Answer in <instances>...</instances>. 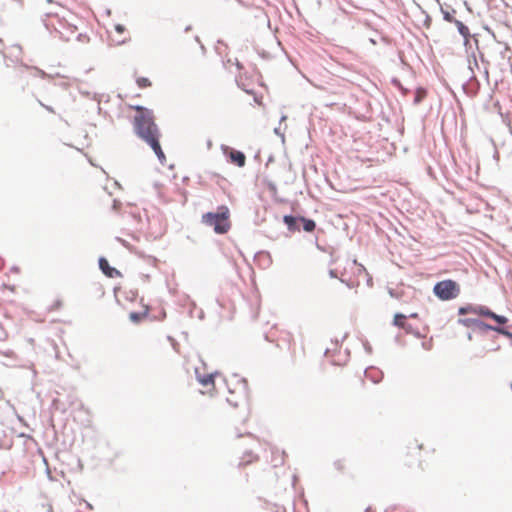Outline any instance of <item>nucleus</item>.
Returning <instances> with one entry per match:
<instances>
[{
	"label": "nucleus",
	"instance_id": "f257e3e1",
	"mask_svg": "<svg viewBox=\"0 0 512 512\" xmlns=\"http://www.w3.org/2000/svg\"><path fill=\"white\" fill-rule=\"evenodd\" d=\"M134 116V131L136 135L144 140L155 152L159 162L163 165L166 157L161 148L159 137L160 132L154 121V113L144 106H136Z\"/></svg>",
	"mask_w": 512,
	"mask_h": 512
},
{
	"label": "nucleus",
	"instance_id": "f03ea898",
	"mask_svg": "<svg viewBox=\"0 0 512 512\" xmlns=\"http://www.w3.org/2000/svg\"><path fill=\"white\" fill-rule=\"evenodd\" d=\"M233 379L235 381V388H231L230 384L224 379L227 385L229 396L226 401L229 405L234 408L246 404L249 397L248 382L245 378H239L238 375L234 374Z\"/></svg>",
	"mask_w": 512,
	"mask_h": 512
},
{
	"label": "nucleus",
	"instance_id": "7ed1b4c3",
	"mask_svg": "<svg viewBox=\"0 0 512 512\" xmlns=\"http://www.w3.org/2000/svg\"><path fill=\"white\" fill-rule=\"evenodd\" d=\"M202 223L213 227L217 234H224L230 228L229 209L226 206H220L217 212H207L202 215Z\"/></svg>",
	"mask_w": 512,
	"mask_h": 512
},
{
	"label": "nucleus",
	"instance_id": "20e7f679",
	"mask_svg": "<svg viewBox=\"0 0 512 512\" xmlns=\"http://www.w3.org/2000/svg\"><path fill=\"white\" fill-rule=\"evenodd\" d=\"M460 292V285L452 279L438 281L433 287L434 295L441 301L453 300Z\"/></svg>",
	"mask_w": 512,
	"mask_h": 512
},
{
	"label": "nucleus",
	"instance_id": "39448f33",
	"mask_svg": "<svg viewBox=\"0 0 512 512\" xmlns=\"http://www.w3.org/2000/svg\"><path fill=\"white\" fill-rule=\"evenodd\" d=\"M470 71L471 75L469 76L468 80L463 83L462 89L464 93L469 97H474L478 94L480 89V82L477 79L475 72L473 71V67L470 64Z\"/></svg>",
	"mask_w": 512,
	"mask_h": 512
},
{
	"label": "nucleus",
	"instance_id": "423d86ee",
	"mask_svg": "<svg viewBox=\"0 0 512 512\" xmlns=\"http://www.w3.org/2000/svg\"><path fill=\"white\" fill-rule=\"evenodd\" d=\"M98 266L103 274L109 278H116L121 276L120 271L110 266L108 260L103 256L98 259Z\"/></svg>",
	"mask_w": 512,
	"mask_h": 512
},
{
	"label": "nucleus",
	"instance_id": "0eeeda50",
	"mask_svg": "<svg viewBox=\"0 0 512 512\" xmlns=\"http://www.w3.org/2000/svg\"><path fill=\"white\" fill-rule=\"evenodd\" d=\"M183 307L187 309V312L191 318L197 317L199 320H203L205 317L204 311L202 309H198L196 303L190 299V297H186L183 303Z\"/></svg>",
	"mask_w": 512,
	"mask_h": 512
},
{
	"label": "nucleus",
	"instance_id": "6e6552de",
	"mask_svg": "<svg viewBox=\"0 0 512 512\" xmlns=\"http://www.w3.org/2000/svg\"><path fill=\"white\" fill-rule=\"evenodd\" d=\"M219 373L216 371V372H212V373H209V374H201L199 372V368H195V376H196V379L197 381L202 385V386H208V385H213L214 384V379L216 376H218Z\"/></svg>",
	"mask_w": 512,
	"mask_h": 512
},
{
	"label": "nucleus",
	"instance_id": "1a4fd4ad",
	"mask_svg": "<svg viewBox=\"0 0 512 512\" xmlns=\"http://www.w3.org/2000/svg\"><path fill=\"white\" fill-rule=\"evenodd\" d=\"M283 222L290 232L300 231V216L284 215Z\"/></svg>",
	"mask_w": 512,
	"mask_h": 512
},
{
	"label": "nucleus",
	"instance_id": "9d476101",
	"mask_svg": "<svg viewBox=\"0 0 512 512\" xmlns=\"http://www.w3.org/2000/svg\"><path fill=\"white\" fill-rule=\"evenodd\" d=\"M364 374L374 384L380 383L382 381V379H383V372L380 369H378V368H376L374 366L367 367L364 370Z\"/></svg>",
	"mask_w": 512,
	"mask_h": 512
},
{
	"label": "nucleus",
	"instance_id": "9b49d317",
	"mask_svg": "<svg viewBox=\"0 0 512 512\" xmlns=\"http://www.w3.org/2000/svg\"><path fill=\"white\" fill-rule=\"evenodd\" d=\"M500 326H493L482 321L480 318L477 319L476 325L474 326L472 332H477L481 335H485L488 331H495L497 333V329Z\"/></svg>",
	"mask_w": 512,
	"mask_h": 512
},
{
	"label": "nucleus",
	"instance_id": "f8f14e48",
	"mask_svg": "<svg viewBox=\"0 0 512 512\" xmlns=\"http://www.w3.org/2000/svg\"><path fill=\"white\" fill-rule=\"evenodd\" d=\"M253 17L260 24L266 25L269 29H271V22L268 14L261 8H253L252 9Z\"/></svg>",
	"mask_w": 512,
	"mask_h": 512
},
{
	"label": "nucleus",
	"instance_id": "ddd939ff",
	"mask_svg": "<svg viewBox=\"0 0 512 512\" xmlns=\"http://www.w3.org/2000/svg\"><path fill=\"white\" fill-rule=\"evenodd\" d=\"M464 46L468 56H472V52L476 53V51L479 50L476 35H470V37L464 38Z\"/></svg>",
	"mask_w": 512,
	"mask_h": 512
},
{
	"label": "nucleus",
	"instance_id": "4468645a",
	"mask_svg": "<svg viewBox=\"0 0 512 512\" xmlns=\"http://www.w3.org/2000/svg\"><path fill=\"white\" fill-rule=\"evenodd\" d=\"M12 446V437L8 436L4 427L0 425V450H9Z\"/></svg>",
	"mask_w": 512,
	"mask_h": 512
},
{
	"label": "nucleus",
	"instance_id": "2eb2a0df",
	"mask_svg": "<svg viewBox=\"0 0 512 512\" xmlns=\"http://www.w3.org/2000/svg\"><path fill=\"white\" fill-rule=\"evenodd\" d=\"M230 160L238 167H243L246 163V156L242 151L232 149L230 153Z\"/></svg>",
	"mask_w": 512,
	"mask_h": 512
},
{
	"label": "nucleus",
	"instance_id": "dca6fc26",
	"mask_svg": "<svg viewBox=\"0 0 512 512\" xmlns=\"http://www.w3.org/2000/svg\"><path fill=\"white\" fill-rule=\"evenodd\" d=\"M300 222L302 224V228L305 232H313L316 228V222L313 219L306 218L304 216H300Z\"/></svg>",
	"mask_w": 512,
	"mask_h": 512
},
{
	"label": "nucleus",
	"instance_id": "f3484780",
	"mask_svg": "<svg viewBox=\"0 0 512 512\" xmlns=\"http://www.w3.org/2000/svg\"><path fill=\"white\" fill-rule=\"evenodd\" d=\"M407 334H412L416 338H423L424 335L420 332L418 327L413 326L411 323H406L403 329Z\"/></svg>",
	"mask_w": 512,
	"mask_h": 512
},
{
	"label": "nucleus",
	"instance_id": "a211bd4d",
	"mask_svg": "<svg viewBox=\"0 0 512 512\" xmlns=\"http://www.w3.org/2000/svg\"><path fill=\"white\" fill-rule=\"evenodd\" d=\"M453 23L456 25L459 34L463 38L470 37V30L463 22L456 19Z\"/></svg>",
	"mask_w": 512,
	"mask_h": 512
},
{
	"label": "nucleus",
	"instance_id": "6ab92c4d",
	"mask_svg": "<svg viewBox=\"0 0 512 512\" xmlns=\"http://www.w3.org/2000/svg\"><path fill=\"white\" fill-rule=\"evenodd\" d=\"M493 313L494 312L491 309H489L487 306L476 305V313H475V315L483 316V317H487V318L491 319Z\"/></svg>",
	"mask_w": 512,
	"mask_h": 512
},
{
	"label": "nucleus",
	"instance_id": "aec40b11",
	"mask_svg": "<svg viewBox=\"0 0 512 512\" xmlns=\"http://www.w3.org/2000/svg\"><path fill=\"white\" fill-rule=\"evenodd\" d=\"M148 315L147 311L142 312H130L129 319L133 323H140Z\"/></svg>",
	"mask_w": 512,
	"mask_h": 512
},
{
	"label": "nucleus",
	"instance_id": "412c9836",
	"mask_svg": "<svg viewBox=\"0 0 512 512\" xmlns=\"http://www.w3.org/2000/svg\"><path fill=\"white\" fill-rule=\"evenodd\" d=\"M477 319L478 318H472V317L459 318L457 320V323L464 327L471 328L473 330L474 326L476 325Z\"/></svg>",
	"mask_w": 512,
	"mask_h": 512
},
{
	"label": "nucleus",
	"instance_id": "4be33fe9",
	"mask_svg": "<svg viewBox=\"0 0 512 512\" xmlns=\"http://www.w3.org/2000/svg\"><path fill=\"white\" fill-rule=\"evenodd\" d=\"M407 316L402 313H396L394 316L393 324L399 328L404 329V325L407 323Z\"/></svg>",
	"mask_w": 512,
	"mask_h": 512
},
{
	"label": "nucleus",
	"instance_id": "5701e85b",
	"mask_svg": "<svg viewBox=\"0 0 512 512\" xmlns=\"http://www.w3.org/2000/svg\"><path fill=\"white\" fill-rule=\"evenodd\" d=\"M497 333L507 337L512 341V325L500 326L499 329H497Z\"/></svg>",
	"mask_w": 512,
	"mask_h": 512
},
{
	"label": "nucleus",
	"instance_id": "b1692460",
	"mask_svg": "<svg viewBox=\"0 0 512 512\" xmlns=\"http://www.w3.org/2000/svg\"><path fill=\"white\" fill-rule=\"evenodd\" d=\"M468 313H472V314H475L476 313V305H466V306H461L459 307L458 309V314L459 315H465V314H468Z\"/></svg>",
	"mask_w": 512,
	"mask_h": 512
},
{
	"label": "nucleus",
	"instance_id": "393cba45",
	"mask_svg": "<svg viewBox=\"0 0 512 512\" xmlns=\"http://www.w3.org/2000/svg\"><path fill=\"white\" fill-rule=\"evenodd\" d=\"M491 319L497 323L496 326H505V324L508 323L507 317H505L503 315L496 314L495 312L493 313Z\"/></svg>",
	"mask_w": 512,
	"mask_h": 512
},
{
	"label": "nucleus",
	"instance_id": "a878e982",
	"mask_svg": "<svg viewBox=\"0 0 512 512\" xmlns=\"http://www.w3.org/2000/svg\"><path fill=\"white\" fill-rule=\"evenodd\" d=\"M258 259H263V263H265L266 266H269L271 263V256L269 252L266 251H260L255 255Z\"/></svg>",
	"mask_w": 512,
	"mask_h": 512
},
{
	"label": "nucleus",
	"instance_id": "bb28decb",
	"mask_svg": "<svg viewBox=\"0 0 512 512\" xmlns=\"http://www.w3.org/2000/svg\"><path fill=\"white\" fill-rule=\"evenodd\" d=\"M443 14V19L447 22L453 23L456 19L454 18L453 14L455 13V10L452 9V11H446L444 9H441Z\"/></svg>",
	"mask_w": 512,
	"mask_h": 512
},
{
	"label": "nucleus",
	"instance_id": "cd10ccee",
	"mask_svg": "<svg viewBox=\"0 0 512 512\" xmlns=\"http://www.w3.org/2000/svg\"><path fill=\"white\" fill-rule=\"evenodd\" d=\"M256 459L257 456H254L251 451H248L245 453V456L243 457L242 461L239 463L240 465H247L253 461V459Z\"/></svg>",
	"mask_w": 512,
	"mask_h": 512
},
{
	"label": "nucleus",
	"instance_id": "c85d7f7f",
	"mask_svg": "<svg viewBox=\"0 0 512 512\" xmlns=\"http://www.w3.org/2000/svg\"><path fill=\"white\" fill-rule=\"evenodd\" d=\"M468 62L470 63L471 62V65L472 67H476L477 69L479 68V65H478V58H477V54L475 52H472V56H468ZM468 68L470 69V65L468 66Z\"/></svg>",
	"mask_w": 512,
	"mask_h": 512
},
{
	"label": "nucleus",
	"instance_id": "c756f323",
	"mask_svg": "<svg viewBox=\"0 0 512 512\" xmlns=\"http://www.w3.org/2000/svg\"><path fill=\"white\" fill-rule=\"evenodd\" d=\"M236 82H237V86L239 88H241L243 91H245L247 94H252L253 93V89H249L246 87V84H244L241 80V78H236Z\"/></svg>",
	"mask_w": 512,
	"mask_h": 512
},
{
	"label": "nucleus",
	"instance_id": "7c9ffc66",
	"mask_svg": "<svg viewBox=\"0 0 512 512\" xmlns=\"http://www.w3.org/2000/svg\"><path fill=\"white\" fill-rule=\"evenodd\" d=\"M137 84L140 88L148 87L151 85V82L148 78L141 77L137 79Z\"/></svg>",
	"mask_w": 512,
	"mask_h": 512
},
{
	"label": "nucleus",
	"instance_id": "2f4dec72",
	"mask_svg": "<svg viewBox=\"0 0 512 512\" xmlns=\"http://www.w3.org/2000/svg\"><path fill=\"white\" fill-rule=\"evenodd\" d=\"M388 293H389V295L391 297L396 298V299H400L403 292L398 290V289L389 288L388 289Z\"/></svg>",
	"mask_w": 512,
	"mask_h": 512
},
{
	"label": "nucleus",
	"instance_id": "473e14b6",
	"mask_svg": "<svg viewBox=\"0 0 512 512\" xmlns=\"http://www.w3.org/2000/svg\"><path fill=\"white\" fill-rule=\"evenodd\" d=\"M33 69L37 72V75H39L43 79H50V78H52L51 75L47 74L45 71H43V70H41V69H39L37 67H34Z\"/></svg>",
	"mask_w": 512,
	"mask_h": 512
},
{
	"label": "nucleus",
	"instance_id": "72a5a7b5",
	"mask_svg": "<svg viewBox=\"0 0 512 512\" xmlns=\"http://www.w3.org/2000/svg\"><path fill=\"white\" fill-rule=\"evenodd\" d=\"M93 99L95 101H97V103H98V105H97V112H98V114H101V112H102V108L100 107L101 95H99L97 93H93Z\"/></svg>",
	"mask_w": 512,
	"mask_h": 512
},
{
	"label": "nucleus",
	"instance_id": "f704fd0d",
	"mask_svg": "<svg viewBox=\"0 0 512 512\" xmlns=\"http://www.w3.org/2000/svg\"><path fill=\"white\" fill-rule=\"evenodd\" d=\"M334 466L337 470L342 471L344 469V463L343 460H336L334 462Z\"/></svg>",
	"mask_w": 512,
	"mask_h": 512
},
{
	"label": "nucleus",
	"instance_id": "c9c22d12",
	"mask_svg": "<svg viewBox=\"0 0 512 512\" xmlns=\"http://www.w3.org/2000/svg\"><path fill=\"white\" fill-rule=\"evenodd\" d=\"M363 347L368 354L372 353V346L369 344L367 340L363 341Z\"/></svg>",
	"mask_w": 512,
	"mask_h": 512
},
{
	"label": "nucleus",
	"instance_id": "e433bc0d",
	"mask_svg": "<svg viewBox=\"0 0 512 512\" xmlns=\"http://www.w3.org/2000/svg\"><path fill=\"white\" fill-rule=\"evenodd\" d=\"M391 83H392L395 87H397L398 89L403 90V86H402V84H401V82H400V80H399V79H397V78H392Z\"/></svg>",
	"mask_w": 512,
	"mask_h": 512
},
{
	"label": "nucleus",
	"instance_id": "4c0bfd02",
	"mask_svg": "<svg viewBox=\"0 0 512 512\" xmlns=\"http://www.w3.org/2000/svg\"><path fill=\"white\" fill-rule=\"evenodd\" d=\"M116 240L121 243L124 247H126L127 249L131 250V245L124 239L120 238V237H116Z\"/></svg>",
	"mask_w": 512,
	"mask_h": 512
},
{
	"label": "nucleus",
	"instance_id": "58836bf2",
	"mask_svg": "<svg viewBox=\"0 0 512 512\" xmlns=\"http://www.w3.org/2000/svg\"><path fill=\"white\" fill-rule=\"evenodd\" d=\"M126 30L125 26L122 25V24H116L115 25V31L119 34H122L124 33V31Z\"/></svg>",
	"mask_w": 512,
	"mask_h": 512
},
{
	"label": "nucleus",
	"instance_id": "ea45409f",
	"mask_svg": "<svg viewBox=\"0 0 512 512\" xmlns=\"http://www.w3.org/2000/svg\"><path fill=\"white\" fill-rule=\"evenodd\" d=\"M38 103L43 107L45 108L48 112L50 113H54V109L52 106H49V105H46L44 104L42 101L38 100Z\"/></svg>",
	"mask_w": 512,
	"mask_h": 512
},
{
	"label": "nucleus",
	"instance_id": "a19ab883",
	"mask_svg": "<svg viewBox=\"0 0 512 512\" xmlns=\"http://www.w3.org/2000/svg\"><path fill=\"white\" fill-rule=\"evenodd\" d=\"M120 206H121V202H120V201H118V200H116V199H114V200H113L112 209H113L114 211H117V210L120 208Z\"/></svg>",
	"mask_w": 512,
	"mask_h": 512
},
{
	"label": "nucleus",
	"instance_id": "79ce46f5",
	"mask_svg": "<svg viewBox=\"0 0 512 512\" xmlns=\"http://www.w3.org/2000/svg\"><path fill=\"white\" fill-rule=\"evenodd\" d=\"M79 93L85 97H89L91 95V93L88 90L82 87H79Z\"/></svg>",
	"mask_w": 512,
	"mask_h": 512
},
{
	"label": "nucleus",
	"instance_id": "37998d69",
	"mask_svg": "<svg viewBox=\"0 0 512 512\" xmlns=\"http://www.w3.org/2000/svg\"><path fill=\"white\" fill-rule=\"evenodd\" d=\"M274 133H275L276 135L280 136L282 140H284V137H285V136H284V133H283V132H281V128H280V127H276V128L274 129Z\"/></svg>",
	"mask_w": 512,
	"mask_h": 512
},
{
	"label": "nucleus",
	"instance_id": "c03bdc74",
	"mask_svg": "<svg viewBox=\"0 0 512 512\" xmlns=\"http://www.w3.org/2000/svg\"><path fill=\"white\" fill-rule=\"evenodd\" d=\"M422 98H423V96L420 95L419 93H417V95L414 98V103L417 104V103L421 102Z\"/></svg>",
	"mask_w": 512,
	"mask_h": 512
},
{
	"label": "nucleus",
	"instance_id": "a18cd8bd",
	"mask_svg": "<svg viewBox=\"0 0 512 512\" xmlns=\"http://www.w3.org/2000/svg\"><path fill=\"white\" fill-rule=\"evenodd\" d=\"M57 32L59 33V36L61 39L65 40V41H69V37L65 36L63 32L58 31V30H57Z\"/></svg>",
	"mask_w": 512,
	"mask_h": 512
},
{
	"label": "nucleus",
	"instance_id": "49530a36",
	"mask_svg": "<svg viewBox=\"0 0 512 512\" xmlns=\"http://www.w3.org/2000/svg\"><path fill=\"white\" fill-rule=\"evenodd\" d=\"M422 347L425 349V350H430L431 349V344L428 343V342H423L422 343Z\"/></svg>",
	"mask_w": 512,
	"mask_h": 512
},
{
	"label": "nucleus",
	"instance_id": "de8ad7c7",
	"mask_svg": "<svg viewBox=\"0 0 512 512\" xmlns=\"http://www.w3.org/2000/svg\"><path fill=\"white\" fill-rule=\"evenodd\" d=\"M477 51H478L477 58H479V59L481 60V62H483V63H484V62H485V60H484V54H483L481 51H479V50H477Z\"/></svg>",
	"mask_w": 512,
	"mask_h": 512
},
{
	"label": "nucleus",
	"instance_id": "09e8293b",
	"mask_svg": "<svg viewBox=\"0 0 512 512\" xmlns=\"http://www.w3.org/2000/svg\"><path fill=\"white\" fill-rule=\"evenodd\" d=\"M329 276L332 277V278H336L337 277L336 271L333 270V269H330L329 270Z\"/></svg>",
	"mask_w": 512,
	"mask_h": 512
},
{
	"label": "nucleus",
	"instance_id": "8fccbe9b",
	"mask_svg": "<svg viewBox=\"0 0 512 512\" xmlns=\"http://www.w3.org/2000/svg\"><path fill=\"white\" fill-rule=\"evenodd\" d=\"M396 509H397V508H396V506H390V507H388V508L385 510V512H395V511H396Z\"/></svg>",
	"mask_w": 512,
	"mask_h": 512
},
{
	"label": "nucleus",
	"instance_id": "3c124183",
	"mask_svg": "<svg viewBox=\"0 0 512 512\" xmlns=\"http://www.w3.org/2000/svg\"><path fill=\"white\" fill-rule=\"evenodd\" d=\"M85 502V506L88 508V509H93V506L91 503H89L88 501L84 500Z\"/></svg>",
	"mask_w": 512,
	"mask_h": 512
},
{
	"label": "nucleus",
	"instance_id": "603ef678",
	"mask_svg": "<svg viewBox=\"0 0 512 512\" xmlns=\"http://www.w3.org/2000/svg\"><path fill=\"white\" fill-rule=\"evenodd\" d=\"M342 283H345L349 288L353 287V284H350L349 282H346L344 279H340Z\"/></svg>",
	"mask_w": 512,
	"mask_h": 512
},
{
	"label": "nucleus",
	"instance_id": "864d4df0",
	"mask_svg": "<svg viewBox=\"0 0 512 512\" xmlns=\"http://www.w3.org/2000/svg\"><path fill=\"white\" fill-rule=\"evenodd\" d=\"M52 407H54L55 409H58V401L57 400H53Z\"/></svg>",
	"mask_w": 512,
	"mask_h": 512
},
{
	"label": "nucleus",
	"instance_id": "5fc2aeb1",
	"mask_svg": "<svg viewBox=\"0 0 512 512\" xmlns=\"http://www.w3.org/2000/svg\"><path fill=\"white\" fill-rule=\"evenodd\" d=\"M236 66L239 70L243 68V65L239 61L236 62Z\"/></svg>",
	"mask_w": 512,
	"mask_h": 512
},
{
	"label": "nucleus",
	"instance_id": "6e6d98bb",
	"mask_svg": "<svg viewBox=\"0 0 512 512\" xmlns=\"http://www.w3.org/2000/svg\"><path fill=\"white\" fill-rule=\"evenodd\" d=\"M168 341H171L172 345L175 346L176 342L171 336H168Z\"/></svg>",
	"mask_w": 512,
	"mask_h": 512
},
{
	"label": "nucleus",
	"instance_id": "4d7b16f0",
	"mask_svg": "<svg viewBox=\"0 0 512 512\" xmlns=\"http://www.w3.org/2000/svg\"><path fill=\"white\" fill-rule=\"evenodd\" d=\"M500 349V345H493V348L491 350L498 351Z\"/></svg>",
	"mask_w": 512,
	"mask_h": 512
},
{
	"label": "nucleus",
	"instance_id": "13d9d810",
	"mask_svg": "<svg viewBox=\"0 0 512 512\" xmlns=\"http://www.w3.org/2000/svg\"><path fill=\"white\" fill-rule=\"evenodd\" d=\"M500 349V345H493V348L491 350L498 351Z\"/></svg>",
	"mask_w": 512,
	"mask_h": 512
},
{
	"label": "nucleus",
	"instance_id": "bf43d9fd",
	"mask_svg": "<svg viewBox=\"0 0 512 512\" xmlns=\"http://www.w3.org/2000/svg\"><path fill=\"white\" fill-rule=\"evenodd\" d=\"M84 37H85V36H84L83 34H81V33L77 35V39H78L79 41H81Z\"/></svg>",
	"mask_w": 512,
	"mask_h": 512
},
{
	"label": "nucleus",
	"instance_id": "052dcab7",
	"mask_svg": "<svg viewBox=\"0 0 512 512\" xmlns=\"http://www.w3.org/2000/svg\"><path fill=\"white\" fill-rule=\"evenodd\" d=\"M265 339H266L267 341H271V342L273 341V339L270 337V335H269V334H266V335H265Z\"/></svg>",
	"mask_w": 512,
	"mask_h": 512
},
{
	"label": "nucleus",
	"instance_id": "680f3d73",
	"mask_svg": "<svg viewBox=\"0 0 512 512\" xmlns=\"http://www.w3.org/2000/svg\"><path fill=\"white\" fill-rule=\"evenodd\" d=\"M418 317V314L417 313H411L409 315V318H417Z\"/></svg>",
	"mask_w": 512,
	"mask_h": 512
},
{
	"label": "nucleus",
	"instance_id": "e2e57ef3",
	"mask_svg": "<svg viewBox=\"0 0 512 512\" xmlns=\"http://www.w3.org/2000/svg\"><path fill=\"white\" fill-rule=\"evenodd\" d=\"M69 29H70V32H71V33H74V32H75V30H76V27H75V26H70V27H69Z\"/></svg>",
	"mask_w": 512,
	"mask_h": 512
},
{
	"label": "nucleus",
	"instance_id": "0e129e2a",
	"mask_svg": "<svg viewBox=\"0 0 512 512\" xmlns=\"http://www.w3.org/2000/svg\"><path fill=\"white\" fill-rule=\"evenodd\" d=\"M290 337H291V336H290V334H289V333H286V338H285V340H286L287 342H289V341H290Z\"/></svg>",
	"mask_w": 512,
	"mask_h": 512
},
{
	"label": "nucleus",
	"instance_id": "69168bd1",
	"mask_svg": "<svg viewBox=\"0 0 512 512\" xmlns=\"http://www.w3.org/2000/svg\"><path fill=\"white\" fill-rule=\"evenodd\" d=\"M286 118H287V116L282 115V116H281V118H280V122L285 121V120H286Z\"/></svg>",
	"mask_w": 512,
	"mask_h": 512
},
{
	"label": "nucleus",
	"instance_id": "338daca9",
	"mask_svg": "<svg viewBox=\"0 0 512 512\" xmlns=\"http://www.w3.org/2000/svg\"><path fill=\"white\" fill-rule=\"evenodd\" d=\"M467 338H468L469 340H472V333H471V332H469V333L467 334Z\"/></svg>",
	"mask_w": 512,
	"mask_h": 512
},
{
	"label": "nucleus",
	"instance_id": "774afa93",
	"mask_svg": "<svg viewBox=\"0 0 512 512\" xmlns=\"http://www.w3.org/2000/svg\"><path fill=\"white\" fill-rule=\"evenodd\" d=\"M47 512H54L53 508L51 506H49V508L47 509Z\"/></svg>",
	"mask_w": 512,
	"mask_h": 512
}]
</instances>
